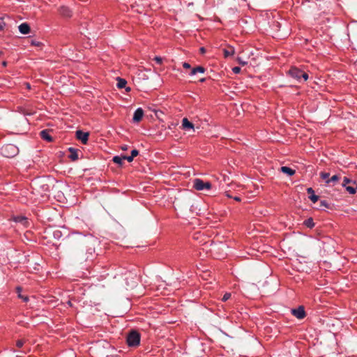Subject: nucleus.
<instances>
[{
	"label": "nucleus",
	"mask_w": 357,
	"mask_h": 357,
	"mask_svg": "<svg viewBox=\"0 0 357 357\" xmlns=\"http://www.w3.org/2000/svg\"><path fill=\"white\" fill-rule=\"evenodd\" d=\"M141 335L140 333L135 331L132 330L126 337V343L130 347H137L140 344Z\"/></svg>",
	"instance_id": "nucleus-1"
},
{
	"label": "nucleus",
	"mask_w": 357,
	"mask_h": 357,
	"mask_svg": "<svg viewBox=\"0 0 357 357\" xmlns=\"http://www.w3.org/2000/svg\"><path fill=\"white\" fill-rule=\"evenodd\" d=\"M0 151L1 154L6 158H13L18 154L19 149L15 145L8 144L2 146Z\"/></svg>",
	"instance_id": "nucleus-2"
},
{
	"label": "nucleus",
	"mask_w": 357,
	"mask_h": 357,
	"mask_svg": "<svg viewBox=\"0 0 357 357\" xmlns=\"http://www.w3.org/2000/svg\"><path fill=\"white\" fill-rule=\"evenodd\" d=\"M95 258V250L93 248H89L87 250L84 255H82L79 258L80 264L86 262V264L83 268L89 269L91 267L92 262Z\"/></svg>",
	"instance_id": "nucleus-3"
},
{
	"label": "nucleus",
	"mask_w": 357,
	"mask_h": 357,
	"mask_svg": "<svg viewBox=\"0 0 357 357\" xmlns=\"http://www.w3.org/2000/svg\"><path fill=\"white\" fill-rule=\"evenodd\" d=\"M287 73L291 77L298 81H300L301 78H303L304 81L308 79L307 73L294 66L291 67Z\"/></svg>",
	"instance_id": "nucleus-4"
},
{
	"label": "nucleus",
	"mask_w": 357,
	"mask_h": 357,
	"mask_svg": "<svg viewBox=\"0 0 357 357\" xmlns=\"http://www.w3.org/2000/svg\"><path fill=\"white\" fill-rule=\"evenodd\" d=\"M342 185L351 195H354L357 191V183L356 181L344 177Z\"/></svg>",
	"instance_id": "nucleus-5"
},
{
	"label": "nucleus",
	"mask_w": 357,
	"mask_h": 357,
	"mask_svg": "<svg viewBox=\"0 0 357 357\" xmlns=\"http://www.w3.org/2000/svg\"><path fill=\"white\" fill-rule=\"evenodd\" d=\"M211 186L210 182H204L200 178H195L193 182V187L197 190H210Z\"/></svg>",
	"instance_id": "nucleus-6"
},
{
	"label": "nucleus",
	"mask_w": 357,
	"mask_h": 357,
	"mask_svg": "<svg viewBox=\"0 0 357 357\" xmlns=\"http://www.w3.org/2000/svg\"><path fill=\"white\" fill-rule=\"evenodd\" d=\"M291 314L298 319H303L306 317L305 308L303 305H300L297 308L292 309Z\"/></svg>",
	"instance_id": "nucleus-7"
},
{
	"label": "nucleus",
	"mask_w": 357,
	"mask_h": 357,
	"mask_svg": "<svg viewBox=\"0 0 357 357\" xmlns=\"http://www.w3.org/2000/svg\"><path fill=\"white\" fill-rule=\"evenodd\" d=\"M76 137L80 140L82 144H86L89 140V132H83L82 130H78L76 131Z\"/></svg>",
	"instance_id": "nucleus-8"
},
{
	"label": "nucleus",
	"mask_w": 357,
	"mask_h": 357,
	"mask_svg": "<svg viewBox=\"0 0 357 357\" xmlns=\"http://www.w3.org/2000/svg\"><path fill=\"white\" fill-rule=\"evenodd\" d=\"M143 116H144L143 109L140 107L137 108L134 112L133 117H132V121L135 123L139 122L142 119Z\"/></svg>",
	"instance_id": "nucleus-9"
},
{
	"label": "nucleus",
	"mask_w": 357,
	"mask_h": 357,
	"mask_svg": "<svg viewBox=\"0 0 357 357\" xmlns=\"http://www.w3.org/2000/svg\"><path fill=\"white\" fill-rule=\"evenodd\" d=\"M61 15L64 17H70L72 16V10L67 6H61L59 9Z\"/></svg>",
	"instance_id": "nucleus-10"
},
{
	"label": "nucleus",
	"mask_w": 357,
	"mask_h": 357,
	"mask_svg": "<svg viewBox=\"0 0 357 357\" xmlns=\"http://www.w3.org/2000/svg\"><path fill=\"white\" fill-rule=\"evenodd\" d=\"M18 29H19V31L22 34H28L30 33L31 31V28H30V26L28 23L26 22H24V23H22L19 26H18Z\"/></svg>",
	"instance_id": "nucleus-11"
},
{
	"label": "nucleus",
	"mask_w": 357,
	"mask_h": 357,
	"mask_svg": "<svg viewBox=\"0 0 357 357\" xmlns=\"http://www.w3.org/2000/svg\"><path fill=\"white\" fill-rule=\"evenodd\" d=\"M68 151L70 152V155L68 157L71 160L75 161V160H78L79 157H78L77 149L73 148V147H70V148H68Z\"/></svg>",
	"instance_id": "nucleus-12"
},
{
	"label": "nucleus",
	"mask_w": 357,
	"mask_h": 357,
	"mask_svg": "<svg viewBox=\"0 0 357 357\" xmlns=\"http://www.w3.org/2000/svg\"><path fill=\"white\" fill-rule=\"evenodd\" d=\"M222 52L225 58L233 56L235 53L234 48L232 46H228L227 48H224Z\"/></svg>",
	"instance_id": "nucleus-13"
},
{
	"label": "nucleus",
	"mask_w": 357,
	"mask_h": 357,
	"mask_svg": "<svg viewBox=\"0 0 357 357\" xmlns=\"http://www.w3.org/2000/svg\"><path fill=\"white\" fill-rule=\"evenodd\" d=\"M40 135L41 138L48 142H51L53 141L52 137L49 134L47 130H43L40 132Z\"/></svg>",
	"instance_id": "nucleus-14"
},
{
	"label": "nucleus",
	"mask_w": 357,
	"mask_h": 357,
	"mask_svg": "<svg viewBox=\"0 0 357 357\" xmlns=\"http://www.w3.org/2000/svg\"><path fill=\"white\" fill-rule=\"evenodd\" d=\"M307 192L309 196V199L313 202L316 203L319 200V196L314 195V191L312 188H308L307 189Z\"/></svg>",
	"instance_id": "nucleus-15"
},
{
	"label": "nucleus",
	"mask_w": 357,
	"mask_h": 357,
	"mask_svg": "<svg viewBox=\"0 0 357 357\" xmlns=\"http://www.w3.org/2000/svg\"><path fill=\"white\" fill-rule=\"evenodd\" d=\"M182 127L184 130L192 129L194 128V125L187 118H184L182 121Z\"/></svg>",
	"instance_id": "nucleus-16"
},
{
	"label": "nucleus",
	"mask_w": 357,
	"mask_h": 357,
	"mask_svg": "<svg viewBox=\"0 0 357 357\" xmlns=\"http://www.w3.org/2000/svg\"><path fill=\"white\" fill-rule=\"evenodd\" d=\"M280 171L282 173L287 174L288 176H293L296 173V171L294 169L287 166L281 167Z\"/></svg>",
	"instance_id": "nucleus-17"
},
{
	"label": "nucleus",
	"mask_w": 357,
	"mask_h": 357,
	"mask_svg": "<svg viewBox=\"0 0 357 357\" xmlns=\"http://www.w3.org/2000/svg\"><path fill=\"white\" fill-rule=\"evenodd\" d=\"M205 71H206V68H204L202 66H197L195 68H193L191 70V71L190 73V75L192 76V75H196L198 73H204Z\"/></svg>",
	"instance_id": "nucleus-18"
},
{
	"label": "nucleus",
	"mask_w": 357,
	"mask_h": 357,
	"mask_svg": "<svg viewBox=\"0 0 357 357\" xmlns=\"http://www.w3.org/2000/svg\"><path fill=\"white\" fill-rule=\"evenodd\" d=\"M127 81L125 79L118 77L116 86L119 89L126 88Z\"/></svg>",
	"instance_id": "nucleus-19"
},
{
	"label": "nucleus",
	"mask_w": 357,
	"mask_h": 357,
	"mask_svg": "<svg viewBox=\"0 0 357 357\" xmlns=\"http://www.w3.org/2000/svg\"><path fill=\"white\" fill-rule=\"evenodd\" d=\"M16 291L18 294V298L23 300L24 302H28L29 301V297L27 296H24L21 294L22 291V287H16Z\"/></svg>",
	"instance_id": "nucleus-20"
},
{
	"label": "nucleus",
	"mask_w": 357,
	"mask_h": 357,
	"mask_svg": "<svg viewBox=\"0 0 357 357\" xmlns=\"http://www.w3.org/2000/svg\"><path fill=\"white\" fill-rule=\"evenodd\" d=\"M303 225L307 228L312 229L314 226V220L312 218H309L303 222Z\"/></svg>",
	"instance_id": "nucleus-21"
},
{
	"label": "nucleus",
	"mask_w": 357,
	"mask_h": 357,
	"mask_svg": "<svg viewBox=\"0 0 357 357\" xmlns=\"http://www.w3.org/2000/svg\"><path fill=\"white\" fill-rule=\"evenodd\" d=\"M69 239L72 243H75L77 241H84V237L82 235H77V236H71L69 237Z\"/></svg>",
	"instance_id": "nucleus-22"
},
{
	"label": "nucleus",
	"mask_w": 357,
	"mask_h": 357,
	"mask_svg": "<svg viewBox=\"0 0 357 357\" xmlns=\"http://www.w3.org/2000/svg\"><path fill=\"white\" fill-rule=\"evenodd\" d=\"M113 162L116 164H118L119 165H122L123 160V156H114L112 159Z\"/></svg>",
	"instance_id": "nucleus-23"
},
{
	"label": "nucleus",
	"mask_w": 357,
	"mask_h": 357,
	"mask_svg": "<svg viewBox=\"0 0 357 357\" xmlns=\"http://www.w3.org/2000/svg\"><path fill=\"white\" fill-rule=\"evenodd\" d=\"M329 176H330V174L328 173V172H321L320 173V177L323 179V180H326V181L329 179Z\"/></svg>",
	"instance_id": "nucleus-24"
},
{
	"label": "nucleus",
	"mask_w": 357,
	"mask_h": 357,
	"mask_svg": "<svg viewBox=\"0 0 357 357\" xmlns=\"http://www.w3.org/2000/svg\"><path fill=\"white\" fill-rule=\"evenodd\" d=\"M15 221L17 222H26V218L23 216H17L15 218Z\"/></svg>",
	"instance_id": "nucleus-25"
},
{
	"label": "nucleus",
	"mask_w": 357,
	"mask_h": 357,
	"mask_svg": "<svg viewBox=\"0 0 357 357\" xmlns=\"http://www.w3.org/2000/svg\"><path fill=\"white\" fill-rule=\"evenodd\" d=\"M340 179V177L337 175H333L331 178L326 181L327 183H330L331 182H335Z\"/></svg>",
	"instance_id": "nucleus-26"
},
{
	"label": "nucleus",
	"mask_w": 357,
	"mask_h": 357,
	"mask_svg": "<svg viewBox=\"0 0 357 357\" xmlns=\"http://www.w3.org/2000/svg\"><path fill=\"white\" fill-rule=\"evenodd\" d=\"M31 45H33V46L40 47L43 44L40 41H37V40H31Z\"/></svg>",
	"instance_id": "nucleus-27"
},
{
	"label": "nucleus",
	"mask_w": 357,
	"mask_h": 357,
	"mask_svg": "<svg viewBox=\"0 0 357 357\" xmlns=\"http://www.w3.org/2000/svg\"><path fill=\"white\" fill-rule=\"evenodd\" d=\"M24 344V341L23 340H18L16 342V347L18 348H21Z\"/></svg>",
	"instance_id": "nucleus-28"
},
{
	"label": "nucleus",
	"mask_w": 357,
	"mask_h": 357,
	"mask_svg": "<svg viewBox=\"0 0 357 357\" xmlns=\"http://www.w3.org/2000/svg\"><path fill=\"white\" fill-rule=\"evenodd\" d=\"M231 297V294L230 293H226L225 294V295L223 296L222 298V301L225 302L227 301V300H229Z\"/></svg>",
	"instance_id": "nucleus-29"
},
{
	"label": "nucleus",
	"mask_w": 357,
	"mask_h": 357,
	"mask_svg": "<svg viewBox=\"0 0 357 357\" xmlns=\"http://www.w3.org/2000/svg\"><path fill=\"white\" fill-rule=\"evenodd\" d=\"M153 60L158 63L161 64L162 62V59L160 56H155Z\"/></svg>",
	"instance_id": "nucleus-30"
},
{
	"label": "nucleus",
	"mask_w": 357,
	"mask_h": 357,
	"mask_svg": "<svg viewBox=\"0 0 357 357\" xmlns=\"http://www.w3.org/2000/svg\"><path fill=\"white\" fill-rule=\"evenodd\" d=\"M320 206H324L328 208V203L326 200H321L320 202Z\"/></svg>",
	"instance_id": "nucleus-31"
},
{
	"label": "nucleus",
	"mask_w": 357,
	"mask_h": 357,
	"mask_svg": "<svg viewBox=\"0 0 357 357\" xmlns=\"http://www.w3.org/2000/svg\"><path fill=\"white\" fill-rule=\"evenodd\" d=\"M133 159H134V158L132 155H129V156L123 155V160H126L130 162H132L133 160Z\"/></svg>",
	"instance_id": "nucleus-32"
},
{
	"label": "nucleus",
	"mask_w": 357,
	"mask_h": 357,
	"mask_svg": "<svg viewBox=\"0 0 357 357\" xmlns=\"http://www.w3.org/2000/svg\"><path fill=\"white\" fill-rule=\"evenodd\" d=\"M241 68L240 67H238V66H236V67H234L233 69H232V71L237 74V73H239L241 72Z\"/></svg>",
	"instance_id": "nucleus-33"
},
{
	"label": "nucleus",
	"mask_w": 357,
	"mask_h": 357,
	"mask_svg": "<svg viewBox=\"0 0 357 357\" xmlns=\"http://www.w3.org/2000/svg\"><path fill=\"white\" fill-rule=\"evenodd\" d=\"M139 154V151L137 150V149H133L132 151H131V155L135 158L136 157L137 155H138Z\"/></svg>",
	"instance_id": "nucleus-34"
},
{
	"label": "nucleus",
	"mask_w": 357,
	"mask_h": 357,
	"mask_svg": "<svg viewBox=\"0 0 357 357\" xmlns=\"http://www.w3.org/2000/svg\"><path fill=\"white\" fill-rule=\"evenodd\" d=\"M183 67L185 69H189L191 68L190 64L187 62L183 63Z\"/></svg>",
	"instance_id": "nucleus-35"
},
{
	"label": "nucleus",
	"mask_w": 357,
	"mask_h": 357,
	"mask_svg": "<svg viewBox=\"0 0 357 357\" xmlns=\"http://www.w3.org/2000/svg\"><path fill=\"white\" fill-rule=\"evenodd\" d=\"M5 26V22L3 21V20H0V31L3 29Z\"/></svg>",
	"instance_id": "nucleus-36"
},
{
	"label": "nucleus",
	"mask_w": 357,
	"mask_h": 357,
	"mask_svg": "<svg viewBox=\"0 0 357 357\" xmlns=\"http://www.w3.org/2000/svg\"><path fill=\"white\" fill-rule=\"evenodd\" d=\"M238 63L243 66H245V64H247V62L245 61H243V60H241L240 58H238Z\"/></svg>",
	"instance_id": "nucleus-37"
},
{
	"label": "nucleus",
	"mask_w": 357,
	"mask_h": 357,
	"mask_svg": "<svg viewBox=\"0 0 357 357\" xmlns=\"http://www.w3.org/2000/svg\"><path fill=\"white\" fill-rule=\"evenodd\" d=\"M199 52H200V53H201V54H204V53L206 52V49H205V47H200V49H199Z\"/></svg>",
	"instance_id": "nucleus-38"
},
{
	"label": "nucleus",
	"mask_w": 357,
	"mask_h": 357,
	"mask_svg": "<svg viewBox=\"0 0 357 357\" xmlns=\"http://www.w3.org/2000/svg\"><path fill=\"white\" fill-rule=\"evenodd\" d=\"M234 200H236V201H237V202H241V198H240L239 197H234Z\"/></svg>",
	"instance_id": "nucleus-39"
},
{
	"label": "nucleus",
	"mask_w": 357,
	"mask_h": 357,
	"mask_svg": "<svg viewBox=\"0 0 357 357\" xmlns=\"http://www.w3.org/2000/svg\"><path fill=\"white\" fill-rule=\"evenodd\" d=\"M121 149L123 150V151H126L128 149V146L127 145H124L121 147Z\"/></svg>",
	"instance_id": "nucleus-40"
},
{
	"label": "nucleus",
	"mask_w": 357,
	"mask_h": 357,
	"mask_svg": "<svg viewBox=\"0 0 357 357\" xmlns=\"http://www.w3.org/2000/svg\"><path fill=\"white\" fill-rule=\"evenodd\" d=\"M2 66L6 67L7 66V62L6 61H3L2 62Z\"/></svg>",
	"instance_id": "nucleus-41"
},
{
	"label": "nucleus",
	"mask_w": 357,
	"mask_h": 357,
	"mask_svg": "<svg viewBox=\"0 0 357 357\" xmlns=\"http://www.w3.org/2000/svg\"><path fill=\"white\" fill-rule=\"evenodd\" d=\"M226 196L228 197H230L231 198L232 197L229 194V192H226Z\"/></svg>",
	"instance_id": "nucleus-42"
},
{
	"label": "nucleus",
	"mask_w": 357,
	"mask_h": 357,
	"mask_svg": "<svg viewBox=\"0 0 357 357\" xmlns=\"http://www.w3.org/2000/svg\"><path fill=\"white\" fill-rule=\"evenodd\" d=\"M26 85L27 89H29L31 88V86L29 83H26Z\"/></svg>",
	"instance_id": "nucleus-43"
},
{
	"label": "nucleus",
	"mask_w": 357,
	"mask_h": 357,
	"mask_svg": "<svg viewBox=\"0 0 357 357\" xmlns=\"http://www.w3.org/2000/svg\"><path fill=\"white\" fill-rule=\"evenodd\" d=\"M130 90H131V89H130V87H126V91H128H128H130Z\"/></svg>",
	"instance_id": "nucleus-44"
},
{
	"label": "nucleus",
	"mask_w": 357,
	"mask_h": 357,
	"mask_svg": "<svg viewBox=\"0 0 357 357\" xmlns=\"http://www.w3.org/2000/svg\"><path fill=\"white\" fill-rule=\"evenodd\" d=\"M205 81V79L204 78H202L200 79V82H204Z\"/></svg>",
	"instance_id": "nucleus-45"
},
{
	"label": "nucleus",
	"mask_w": 357,
	"mask_h": 357,
	"mask_svg": "<svg viewBox=\"0 0 357 357\" xmlns=\"http://www.w3.org/2000/svg\"><path fill=\"white\" fill-rule=\"evenodd\" d=\"M1 20V19L0 18V20Z\"/></svg>",
	"instance_id": "nucleus-46"
}]
</instances>
